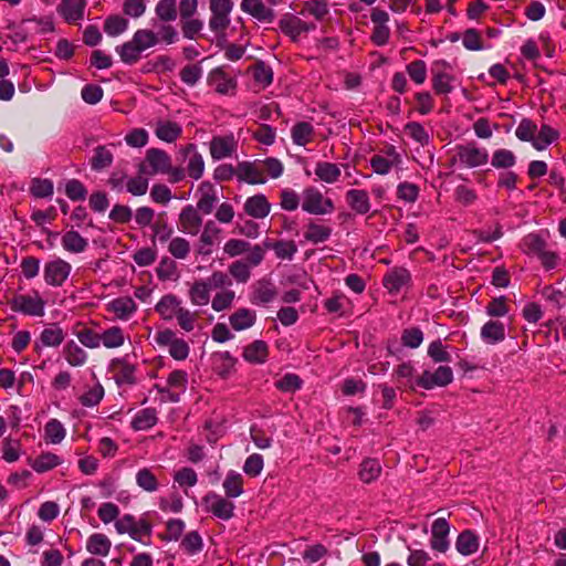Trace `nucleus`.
Returning <instances> with one entry per match:
<instances>
[{
    "label": "nucleus",
    "instance_id": "nucleus-5",
    "mask_svg": "<svg viewBox=\"0 0 566 566\" xmlns=\"http://www.w3.org/2000/svg\"><path fill=\"white\" fill-rule=\"evenodd\" d=\"M302 209L311 214H327L334 211V203L329 198L314 188L307 187L303 190Z\"/></svg>",
    "mask_w": 566,
    "mask_h": 566
},
{
    "label": "nucleus",
    "instance_id": "nucleus-51",
    "mask_svg": "<svg viewBox=\"0 0 566 566\" xmlns=\"http://www.w3.org/2000/svg\"><path fill=\"white\" fill-rule=\"evenodd\" d=\"M127 28L128 20L118 14L109 15L104 21V31L109 36H117L124 33Z\"/></svg>",
    "mask_w": 566,
    "mask_h": 566
},
{
    "label": "nucleus",
    "instance_id": "nucleus-34",
    "mask_svg": "<svg viewBox=\"0 0 566 566\" xmlns=\"http://www.w3.org/2000/svg\"><path fill=\"white\" fill-rule=\"evenodd\" d=\"M269 350L263 340H254L243 350V358L251 364H263L266 360Z\"/></svg>",
    "mask_w": 566,
    "mask_h": 566
},
{
    "label": "nucleus",
    "instance_id": "nucleus-55",
    "mask_svg": "<svg viewBox=\"0 0 566 566\" xmlns=\"http://www.w3.org/2000/svg\"><path fill=\"white\" fill-rule=\"evenodd\" d=\"M516 157L509 149H497L493 153L491 165L496 169H507L515 165Z\"/></svg>",
    "mask_w": 566,
    "mask_h": 566
},
{
    "label": "nucleus",
    "instance_id": "nucleus-3",
    "mask_svg": "<svg viewBox=\"0 0 566 566\" xmlns=\"http://www.w3.org/2000/svg\"><path fill=\"white\" fill-rule=\"evenodd\" d=\"M154 339L158 346L168 347L169 355L176 360H185L189 355L188 343L177 337L176 333L169 328L158 331Z\"/></svg>",
    "mask_w": 566,
    "mask_h": 566
},
{
    "label": "nucleus",
    "instance_id": "nucleus-15",
    "mask_svg": "<svg viewBox=\"0 0 566 566\" xmlns=\"http://www.w3.org/2000/svg\"><path fill=\"white\" fill-rule=\"evenodd\" d=\"M243 209L254 219H264L271 211V203L263 193H258L245 200Z\"/></svg>",
    "mask_w": 566,
    "mask_h": 566
},
{
    "label": "nucleus",
    "instance_id": "nucleus-61",
    "mask_svg": "<svg viewBox=\"0 0 566 566\" xmlns=\"http://www.w3.org/2000/svg\"><path fill=\"white\" fill-rule=\"evenodd\" d=\"M175 318L177 319L178 325L180 326L181 329H184L185 332H192L196 327L198 313L191 312L190 310L181 306L178 310Z\"/></svg>",
    "mask_w": 566,
    "mask_h": 566
},
{
    "label": "nucleus",
    "instance_id": "nucleus-14",
    "mask_svg": "<svg viewBox=\"0 0 566 566\" xmlns=\"http://www.w3.org/2000/svg\"><path fill=\"white\" fill-rule=\"evenodd\" d=\"M202 218L198 213V209L192 206L185 207L179 214V229L190 235H196L200 231Z\"/></svg>",
    "mask_w": 566,
    "mask_h": 566
},
{
    "label": "nucleus",
    "instance_id": "nucleus-62",
    "mask_svg": "<svg viewBox=\"0 0 566 566\" xmlns=\"http://www.w3.org/2000/svg\"><path fill=\"white\" fill-rule=\"evenodd\" d=\"M21 457V442L7 438L2 442V458L8 463L15 462Z\"/></svg>",
    "mask_w": 566,
    "mask_h": 566
},
{
    "label": "nucleus",
    "instance_id": "nucleus-29",
    "mask_svg": "<svg viewBox=\"0 0 566 566\" xmlns=\"http://www.w3.org/2000/svg\"><path fill=\"white\" fill-rule=\"evenodd\" d=\"M111 547V539L102 533H94L86 541V551L95 556H107Z\"/></svg>",
    "mask_w": 566,
    "mask_h": 566
},
{
    "label": "nucleus",
    "instance_id": "nucleus-27",
    "mask_svg": "<svg viewBox=\"0 0 566 566\" xmlns=\"http://www.w3.org/2000/svg\"><path fill=\"white\" fill-rule=\"evenodd\" d=\"M181 306V301L176 295L167 294L159 300L155 310L163 319L171 321L176 317L177 312Z\"/></svg>",
    "mask_w": 566,
    "mask_h": 566
},
{
    "label": "nucleus",
    "instance_id": "nucleus-31",
    "mask_svg": "<svg viewBox=\"0 0 566 566\" xmlns=\"http://www.w3.org/2000/svg\"><path fill=\"white\" fill-rule=\"evenodd\" d=\"M190 302L196 306H205L210 301V285L206 280H197L189 289Z\"/></svg>",
    "mask_w": 566,
    "mask_h": 566
},
{
    "label": "nucleus",
    "instance_id": "nucleus-33",
    "mask_svg": "<svg viewBox=\"0 0 566 566\" xmlns=\"http://www.w3.org/2000/svg\"><path fill=\"white\" fill-rule=\"evenodd\" d=\"M455 547L461 555H472L479 549V537L472 531H463L457 538Z\"/></svg>",
    "mask_w": 566,
    "mask_h": 566
},
{
    "label": "nucleus",
    "instance_id": "nucleus-35",
    "mask_svg": "<svg viewBox=\"0 0 566 566\" xmlns=\"http://www.w3.org/2000/svg\"><path fill=\"white\" fill-rule=\"evenodd\" d=\"M101 344L108 349L118 348L124 345L126 335L119 326H111L101 333Z\"/></svg>",
    "mask_w": 566,
    "mask_h": 566
},
{
    "label": "nucleus",
    "instance_id": "nucleus-8",
    "mask_svg": "<svg viewBox=\"0 0 566 566\" xmlns=\"http://www.w3.org/2000/svg\"><path fill=\"white\" fill-rule=\"evenodd\" d=\"M202 501L207 504V510L218 518L228 521L233 516L234 504L228 499L211 492Z\"/></svg>",
    "mask_w": 566,
    "mask_h": 566
},
{
    "label": "nucleus",
    "instance_id": "nucleus-9",
    "mask_svg": "<svg viewBox=\"0 0 566 566\" xmlns=\"http://www.w3.org/2000/svg\"><path fill=\"white\" fill-rule=\"evenodd\" d=\"M238 148V142L233 135L212 137L209 150L212 159L221 160L233 156Z\"/></svg>",
    "mask_w": 566,
    "mask_h": 566
},
{
    "label": "nucleus",
    "instance_id": "nucleus-22",
    "mask_svg": "<svg viewBox=\"0 0 566 566\" xmlns=\"http://www.w3.org/2000/svg\"><path fill=\"white\" fill-rule=\"evenodd\" d=\"M65 333L63 329L59 325L52 324L41 332L39 342H35L34 348L35 350H40L41 346L57 347L63 343Z\"/></svg>",
    "mask_w": 566,
    "mask_h": 566
},
{
    "label": "nucleus",
    "instance_id": "nucleus-6",
    "mask_svg": "<svg viewBox=\"0 0 566 566\" xmlns=\"http://www.w3.org/2000/svg\"><path fill=\"white\" fill-rule=\"evenodd\" d=\"M72 266L63 259H54L45 263L43 269V277L48 285L59 287L69 279Z\"/></svg>",
    "mask_w": 566,
    "mask_h": 566
},
{
    "label": "nucleus",
    "instance_id": "nucleus-13",
    "mask_svg": "<svg viewBox=\"0 0 566 566\" xmlns=\"http://www.w3.org/2000/svg\"><path fill=\"white\" fill-rule=\"evenodd\" d=\"M237 178L239 181L250 185H259L266 181L260 165L251 161H241L237 165Z\"/></svg>",
    "mask_w": 566,
    "mask_h": 566
},
{
    "label": "nucleus",
    "instance_id": "nucleus-60",
    "mask_svg": "<svg viewBox=\"0 0 566 566\" xmlns=\"http://www.w3.org/2000/svg\"><path fill=\"white\" fill-rule=\"evenodd\" d=\"M403 130L411 139L420 145L426 146L429 144V134L420 123L410 122L405 125Z\"/></svg>",
    "mask_w": 566,
    "mask_h": 566
},
{
    "label": "nucleus",
    "instance_id": "nucleus-23",
    "mask_svg": "<svg viewBox=\"0 0 566 566\" xmlns=\"http://www.w3.org/2000/svg\"><path fill=\"white\" fill-rule=\"evenodd\" d=\"M277 295L274 284L266 279L259 280L253 287L251 302L253 304H268Z\"/></svg>",
    "mask_w": 566,
    "mask_h": 566
},
{
    "label": "nucleus",
    "instance_id": "nucleus-45",
    "mask_svg": "<svg viewBox=\"0 0 566 566\" xmlns=\"http://www.w3.org/2000/svg\"><path fill=\"white\" fill-rule=\"evenodd\" d=\"M559 137L558 130L549 125H542L541 129L536 133L533 147L537 150L545 149L548 145L557 140Z\"/></svg>",
    "mask_w": 566,
    "mask_h": 566
},
{
    "label": "nucleus",
    "instance_id": "nucleus-42",
    "mask_svg": "<svg viewBox=\"0 0 566 566\" xmlns=\"http://www.w3.org/2000/svg\"><path fill=\"white\" fill-rule=\"evenodd\" d=\"M116 52L118 53L122 62L128 65L137 63L143 53L137 44L134 43L133 39L116 46Z\"/></svg>",
    "mask_w": 566,
    "mask_h": 566
},
{
    "label": "nucleus",
    "instance_id": "nucleus-30",
    "mask_svg": "<svg viewBox=\"0 0 566 566\" xmlns=\"http://www.w3.org/2000/svg\"><path fill=\"white\" fill-rule=\"evenodd\" d=\"M481 338L490 345L500 343L505 338V328L501 322L489 321L481 328Z\"/></svg>",
    "mask_w": 566,
    "mask_h": 566
},
{
    "label": "nucleus",
    "instance_id": "nucleus-53",
    "mask_svg": "<svg viewBox=\"0 0 566 566\" xmlns=\"http://www.w3.org/2000/svg\"><path fill=\"white\" fill-rule=\"evenodd\" d=\"M229 274L235 280L237 283H247L251 277V266L247 261L237 260L228 268Z\"/></svg>",
    "mask_w": 566,
    "mask_h": 566
},
{
    "label": "nucleus",
    "instance_id": "nucleus-24",
    "mask_svg": "<svg viewBox=\"0 0 566 566\" xmlns=\"http://www.w3.org/2000/svg\"><path fill=\"white\" fill-rule=\"evenodd\" d=\"M111 369L114 373L117 384L132 385L135 382V366L129 364L126 359H113L111 363Z\"/></svg>",
    "mask_w": 566,
    "mask_h": 566
},
{
    "label": "nucleus",
    "instance_id": "nucleus-7",
    "mask_svg": "<svg viewBox=\"0 0 566 566\" xmlns=\"http://www.w3.org/2000/svg\"><path fill=\"white\" fill-rule=\"evenodd\" d=\"M453 380L452 369L448 366H440L433 373L423 371L416 380V384L423 389L444 387Z\"/></svg>",
    "mask_w": 566,
    "mask_h": 566
},
{
    "label": "nucleus",
    "instance_id": "nucleus-21",
    "mask_svg": "<svg viewBox=\"0 0 566 566\" xmlns=\"http://www.w3.org/2000/svg\"><path fill=\"white\" fill-rule=\"evenodd\" d=\"M182 153L185 156L190 155L188 164H187V174L190 178L198 180L202 177L205 171V160L203 157L197 151V147L195 144H188Z\"/></svg>",
    "mask_w": 566,
    "mask_h": 566
},
{
    "label": "nucleus",
    "instance_id": "nucleus-36",
    "mask_svg": "<svg viewBox=\"0 0 566 566\" xmlns=\"http://www.w3.org/2000/svg\"><path fill=\"white\" fill-rule=\"evenodd\" d=\"M64 250L71 253H81L87 248V240L83 238L77 231H66L61 239Z\"/></svg>",
    "mask_w": 566,
    "mask_h": 566
},
{
    "label": "nucleus",
    "instance_id": "nucleus-59",
    "mask_svg": "<svg viewBox=\"0 0 566 566\" xmlns=\"http://www.w3.org/2000/svg\"><path fill=\"white\" fill-rule=\"evenodd\" d=\"M235 293L231 290H222L221 292H218L212 301H211V307L216 312H222L226 310H229L234 301Z\"/></svg>",
    "mask_w": 566,
    "mask_h": 566
},
{
    "label": "nucleus",
    "instance_id": "nucleus-1",
    "mask_svg": "<svg viewBox=\"0 0 566 566\" xmlns=\"http://www.w3.org/2000/svg\"><path fill=\"white\" fill-rule=\"evenodd\" d=\"M8 303L11 311L24 315L42 317L45 313V301L38 291L32 294H15Z\"/></svg>",
    "mask_w": 566,
    "mask_h": 566
},
{
    "label": "nucleus",
    "instance_id": "nucleus-64",
    "mask_svg": "<svg viewBox=\"0 0 566 566\" xmlns=\"http://www.w3.org/2000/svg\"><path fill=\"white\" fill-rule=\"evenodd\" d=\"M168 251L174 258L184 260L190 253V243L185 238L176 237L170 240Z\"/></svg>",
    "mask_w": 566,
    "mask_h": 566
},
{
    "label": "nucleus",
    "instance_id": "nucleus-10",
    "mask_svg": "<svg viewBox=\"0 0 566 566\" xmlns=\"http://www.w3.org/2000/svg\"><path fill=\"white\" fill-rule=\"evenodd\" d=\"M449 533L450 526L447 520L444 517L437 518L431 526V548L440 553H446L449 548Z\"/></svg>",
    "mask_w": 566,
    "mask_h": 566
},
{
    "label": "nucleus",
    "instance_id": "nucleus-47",
    "mask_svg": "<svg viewBox=\"0 0 566 566\" xmlns=\"http://www.w3.org/2000/svg\"><path fill=\"white\" fill-rule=\"evenodd\" d=\"M155 12L157 18L163 22L175 21L178 15L176 0H159L156 4Z\"/></svg>",
    "mask_w": 566,
    "mask_h": 566
},
{
    "label": "nucleus",
    "instance_id": "nucleus-20",
    "mask_svg": "<svg viewBox=\"0 0 566 566\" xmlns=\"http://www.w3.org/2000/svg\"><path fill=\"white\" fill-rule=\"evenodd\" d=\"M410 282V273L405 268H395L389 271L382 280L384 286L389 293H398Z\"/></svg>",
    "mask_w": 566,
    "mask_h": 566
},
{
    "label": "nucleus",
    "instance_id": "nucleus-2",
    "mask_svg": "<svg viewBox=\"0 0 566 566\" xmlns=\"http://www.w3.org/2000/svg\"><path fill=\"white\" fill-rule=\"evenodd\" d=\"M451 164L459 163L467 168H474L488 163L489 154L484 148H479L475 144L458 145Z\"/></svg>",
    "mask_w": 566,
    "mask_h": 566
},
{
    "label": "nucleus",
    "instance_id": "nucleus-41",
    "mask_svg": "<svg viewBox=\"0 0 566 566\" xmlns=\"http://www.w3.org/2000/svg\"><path fill=\"white\" fill-rule=\"evenodd\" d=\"M213 363L218 375L226 379L232 373L237 359L229 352H221L213 355Z\"/></svg>",
    "mask_w": 566,
    "mask_h": 566
},
{
    "label": "nucleus",
    "instance_id": "nucleus-63",
    "mask_svg": "<svg viewBox=\"0 0 566 566\" xmlns=\"http://www.w3.org/2000/svg\"><path fill=\"white\" fill-rule=\"evenodd\" d=\"M202 546V538L197 531L187 533L180 543V547L190 555L199 553Z\"/></svg>",
    "mask_w": 566,
    "mask_h": 566
},
{
    "label": "nucleus",
    "instance_id": "nucleus-49",
    "mask_svg": "<svg viewBox=\"0 0 566 566\" xmlns=\"http://www.w3.org/2000/svg\"><path fill=\"white\" fill-rule=\"evenodd\" d=\"M300 25L301 19L290 13L284 14L279 21L281 31L294 42L297 41L300 36Z\"/></svg>",
    "mask_w": 566,
    "mask_h": 566
},
{
    "label": "nucleus",
    "instance_id": "nucleus-40",
    "mask_svg": "<svg viewBox=\"0 0 566 566\" xmlns=\"http://www.w3.org/2000/svg\"><path fill=\"white\" fill-rule=\"evenodd\" d=\"M315 175L326 184H334L340 177V169L336 164L319 161L316 164Z\"/></svg>",
    "mask_w": 566,
    "mask_h": 566
},
{
    "label": "nucleus",
    "instance_id": "nucleus-44",
    "mask_svg": "<svg viewBox=\"0 0 566 566\" xmlns=\"http://www.w3.org/2000/svg\"><path fill=\"white\" fill-rule=\"evenodd\" d=\"M381 473V465L376 459H365L358 472L359 479L364 483H371L376 481Z\"/></svg>",
    "mask_w": 566,
    "mask_h": 566
},
{
    "label": "nucleus",
    "instance_id": "nucleus-4",
    "mask_svg": "<svg viewBox=\"0 0 566 566\" xmlns=\"http://www.w3.org/2000/svg\"><path fill=\"white\" fill-rule=\"evenodd\" d=\"M171 157L163 149L149 148L146 151V157L143 163L139 164L138 172L145 175H157L169 171Z\"/></svg>",
    "mask_w": 566,
    "mask_h": 566
},
{
    "label": "nucleus",
    "instance_id": "nucleus-52",
    "mask_svg": "<svg viewBox=\"0 0 566 566\" xmlns=\"http://www.w3.org/2000/svg\"><path fill=\"white\" fill-rule=\"evenodd\" d=\"M137 485L146 492H155L158 490L159 482L153 471L148 468L140 469L136 473Z\"/></svg>",
    "mask_w": 566,
    "mask_h": 566
},
{
    "label": "nucleus",
    "instance_id": "nucleus-37",
    "mask_svg": "<svg viewBox=\"0 0 566 566\" xmlns=\"http://www.w3.org/2000/svg\"><path fill=\"white\" fill-rule=\"evenodd\" d=\"M155 133L159 139L166 143H172L180 137L182 128L176 122L159 120Z\"/></svg>",
    "mask_w": 566,
    "mask_h": 566
},
{
    "label": "nucleus",
    "instance_id": "nucleus-12",
    "mask_svg": "<svg viewBox=\"0 0 566 566\" xmlns=\"http://www.w3.org/2000/svg\"><path fill=\"white\" fill-rule=\"evenodd\" d=\"M106 310L117 319L128 321L137 311V304L129 296H120L106 304Z\"/></svg>",
    "mask_w": 566,
    "mask_h": 566
},
{
    "label": "nucleus",
    "instance_id": "nucleus-50",
    "mask_svg": "<svg viewBox=\"0 0 566 566\" xmlns=\"http://www.w3.org/2000/svg\"><path fill=\"white\" fill-rule=\"evenodd\" d=\"M65 428L57 419H51L44 427L46 442L57 444L65 438Z\"/></svg>",
    "mask_w": 566,
    "mask_h": 566
},
{
    "label": "nucleus",
    "instance_id": "nucleus-28",
    "mask_svg": "<svg viewBox=\"0 0 566 566\" xmlns=\"http://www.w3.org/2000/svg\"><path fill=\"white\" fill-rule=\"evenodd\" d=\"M62 463V460L52 452H43L36 458L28 459V464L38 473H44L46 471L53 470L57 465Z\"/></svg>",
    "mask_w": 566,
    "mask_h": 566
},
{
    "label": "nucleus",
    "instance_id": "nucleus-39",
    "mask_svg": "<svg viewBox=\"0 0 566 566\" xmlns=\"http://www.w3.org/2000/svg\"><path fill=\"white\" fill-rule=\"evenodd\" d=\"M113 153L107 146H97L90 160L91 168L95 171L108 168L113 164Z\"/></svg>",
    "mask_w": 566,
    "mask_h": 566
},
{
    "label": "nucleus",
    "instance_id": "nucleus-17",
    "mask_svg": "<svg viewBox=\"0 0 566 566\" xmlns=\"http://www.w3.org/2000/svg\"><path fill=\"white\" fill-rule=\"evenodd\" d=\"M208 82L216 92L222 95L233 94L237 88V81L228 76L222 69H214L209 73Z\"/></svg>",
    "mask_w": 566,
    "mask_h": 566
},
{
    "label": "nucleus",
    "instance_id": "nucleus-32",
    "mask_svg": "<svg viewBox=\"0 0 566 566\" xmlns=\"http://www.w3.org/2000/svg\"><path fill=\"white\" fill-rule=\"evenodd\" d=\"M332 234V228L311 221L307 223L304 238L306 241L318 244L327 241Z\"/></svg>",
    "mask_w": 566,
    "mask_h": 566
},
{
    "label": "nucleus",
    "instance_id": "nucleus-43",
    "mask_svg": "<svg viewBox=\"0 0 566 566\" xmlns=\"http://www.w3.org/2000/svg\"><path fill=\"white\" fill-rule=\"evenodd\" d=\"M157 423V411L154 408H145L136 413L132 421L135 430H147Z\"/></svg>",
    "mask_w": 566,
    "mask_h": 566
},
{
    "label": "nucleus",
    "instance_id": "nucleus-19",
    "mask_svg": "<svg viewBox=\"0 0 566 566\" xmlns=\"http://www.w3.org/2000/svg\"><path fill=\"white\" fill-rule=\"evenodd\" d=\"M348 207L357 214H366L371 209L369 195L363 189H350L345 195Z\"/></svg>",
    "mask_w": 566,
    "mask_h": 566
},
{
    "label": "nucleus",
    "instance_id": "nucleus-26",
    "mask_svg": "<svg viewBox=\"0 0 566 566\" xmlns=\"http://www.w3.org/2000/svg\"><path fill=\"white\" fill-rule=\"evenodd\" d=\"M256 322V313L250 308L241 307L229 316L231 327L237 331H245L252 327Z\"/></svg>",
    "mask_w": 566,
    "mask_h": 566
},
{
    "label": "nucleus",
    "instance_id": "nucleus-58",
    "mask_svg": "<svg viewBox=\"0 0 566 566\" xmlns=\"http://www.w3.org/2000/svg\"><path fill=\"white\" fill-rule=\"evenodd\" d=\"M537 133V125L530 118H523L516 127L515 135L522 142H531L534 145V139Z\"/></svg>",
    "mask_w": 566,
    "mask_h": 566
},
{
    "label": "nucleus",
    "instance_id": "nucleus-11",
    "mask_svg": "<svg viewBox=\"0 0 566 566\" xmlns=\"http://www.w3.org/2000/svg\"><path fill=\"white\" fill-rule=\"evenodd\" d=\"M241 10L260 22L271 23L275 19V12L266 7L262 0H242Z\"/></svg>",
    "mask_w": 566,
    "mask_h": 566
},
{
    "label": "nucleus",
    "instance_id": "nucleus-16",
    "mask_svg": "<svg viewBox=\"0 0 566 566\" xmlns=\"http://www.w3.org/2000/svg\"><path fill=\"white\" fill-rule=\"evenodd\" d=\"M198 195L197 209L205 214L211 213L218 201L214 186L210 181L201 182L198 187Z\"/></svg>",
    "mask_w": 566,
    "mask_h": 566
},
{
    "label": "nucleus",
    "instance_id": "nucleus-54",
    "mask_svg": "<svg viewBox=\"0 0 566 566\" xmlns=\"http://www.w3.org/2000/svg\"><path fill=\"white\" fill-rule=\"evenodd\" d=\"M132 39L143 52L149 48L155 46L159 42L157 34L148 29L137 30Z\"/></svg>",
    "mask_w": 566,
    "mask_h": 566
},
{
    "label": "nucleus",
    "instance_id": "nucleus-18",
    "mask_svg": "<svg viewBox=\"0 0 566 566\" xmlns=\"http://www.w3.org/2000/svg\"><path fill=\"white\" fill-rule=\"evenodd\" d=\"M86 0H62L57 6V12L69 23H75L83 19Z\"/></svg>",
    "mask_w": 566,
    "mask_h": 566
},
{
    "label": "nucleus",
    "instance_id": "nucleus-57",
    "mask_svg": "<svg viewBox=\"0 0 566 566\" xmlns=\"http://www.w3.org/2000/svg\"><path fill=\"white\" fill-rule=\"evenodd\" d=\"M546 249V241L537 233H530L523 239V251L538 256Z\"/></svg>",
    "mask_w": 566,
    "mask_h": 566
},
{
    "label": "nucleus",
    "instance_id": "nucleus-48",
    "mask_svg": "<svg viewBox=\"0 0 566 566\" xmlns=\"http://www.w3.org/2000/svg\"><path fill=\"white\" fill-rule=\"evenodd\" d=\"M222 485L228 497H238L243 493V478L240 473L230 472Z\"/></svg>",
    "mask_w": 566,
    "mask_h": 566
},
{
    "label": "nucleus",
    "instance_id": "nucleus-56",
    "mask_svg": "<svg viewBox=\"0 0 566 566\" xmlns=\"http://www.w3.org/2000/svg\"><path fill=\"white\" fill-rule=\"evenodd\" d=\"M265 248L272 249L279 259L291 260L297 251L294 241H276L274 243L265 242Z\"/></svg>",
    "mask_w": 566,
    "mask_h": 566
},
{
    "label": "nucleus",
    "instance_id": "nucleus-38",
    "mask_svg": "<svg viewBox=\"0 0 566 566\" xmlns=\"http://www.w3.org/2000/svg\"><path fill=\"white\" fill-rule=\"evenodd\" d=\"M65 360L73 367L83 366L87 360L86 352L74 340H70L63 348Z\"/></svg>",
    "mask_w": 566,
    "mask_h": 566
},
{
    "label": "nucleus",
    "instance_id": "nucleus-25",
    "mask_svg": "<svg viewBox=\"0 0 566 566\" xmlns=\"http://www.w3.org/2000/svg\"><path fill=\"white\" fill-rule=\"evenodd\" d=\"M447 64L444 62L436 63V65L432 67V87L434 92L439 95H447L449 94L453 87L451 85V82L453 77L443 72L440 67H446Z\"/></svg>",
    "mask_w": 566,
    "mask_h": 566
},
{
    "label": "nucleus",
    "instance_id": "nucleus-46",
    "mask_svg": "<svg viewBox=\"0 0 566 566\" xmlns=\"http://www.w3.org/2000/svg\"><path fill=\"white\" fill-rule=\"evenodd\" d=\"M314 135V127L307 122L296 123L292 127V139L293 143L298 146H305L308 144Z\"/></svg>",
    "mask_w": 566,
    "mask_h": 566
}]
</instances>
